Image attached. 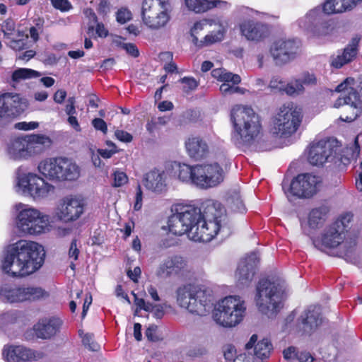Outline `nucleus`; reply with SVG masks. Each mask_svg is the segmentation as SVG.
Segmentation results:
<instances>
[{
  "mask_svg": "<svg viewBox=\"0 0 362 362\" xmlns=\"http://www.w3.org/2000/svg\"><path fill=\"white\" fill-rule=\"evenodd\" d=\"M172 211L177 212L188 228V238L195 242H209L228 229L226 210L218 202H206L202 213L192 202L182 201L175 204Z\"/></svg>",
  "mask_w": 362,
  "mask_h": 362,
  "instance_id": "1",
  "label": "nucleus"
},
{
  "mask_svg": "<svg viewBox=\"0 0 362 362\" xmlns=\"http://www.w3.org/2000/svg\"><path fill=\"white\" fill-rule=\"evenodd\" d=\"M44 257L45 251L40 245L21 240L8 247L1 268L11 276H25L41 267Z\"/></svg>",
  "mask_w": 362,
  "mask_h": 362,
  "instance_id": "2",
  "label": "nucleus"
},
{
  "mask_svg": "<svg viewBox=\"0 0 362 362\" xmlns=\"http://www.w3.org/2000/svg\"><path fill=\"white\" fill-rule=\"evenodd\" d=\"M231 120L235 129L234 136L239 144H252L261 134L262 127L260 118L252 108L235 105L230 113Z\"/></svg>",
  "mask_w": 362,
  "mask_h": 362,
  "instance_id": "3",
  "label": "nucleus"
},
{
  "mask_svg": "<svg viewBox=\"0 0 362 362\" xmlns=\"http://www.w3.org/2000/svg\"><path fill=\"white\" fill-rule=\"evenodd\" d=\"M351 218L346 215L327 226L323 231L320 238L313 240V244L321 250L340 247L342 252L348 255L356 245L355 238L346 236L347 225Z\"/></svg>",
  "mask_w": 362,
  "mask_h": 362,
  "instance_id": "4",
  "label": "nucleus"
},
{
  "mask_svg": "<svg viewBox=\"0 0 362 362\" xmlns=\"http://www.w3.org/2000/svg\"><path fill=\"white\" fill-rule=\"evenodd\" d=\"M14 209L17 213L16 226L22 235H40L50 230L49 216L37 209L21 202L16 204Z\"/></svg>",
  "mask_w": 362,
  "mask_h": 362,
  "instance_id": "5",
  "label": "nucleus"
},
{
  "mask_svg": "<svg viewBox=\"0 0 362 362\" xmlns=\"http://www.w3.org/2000/svg\"><path fill=\"white\" fill-rule=\"evenodd\" d=\"M37 170L45 178L55 182L76 181L81 175L80 167L66 157L42 160L37 165Z\"/></svg>",
  "mask_w": 362,
  "mask_h": 362,
  "instance_id": "6",
  "label": "nucleus"
},
{
  "mask_svg": "<svg viewBox=\"0 0 362 362\" xmlns=\"http://www.w3.org/2000/svg\"><path fill=\"white\" fill-rule=\"evenodd\" d=\"M176 294L180 307L199 315H204L213 305L211 291L199 285L189 284L180 286Z\"/></svg>",
  "mask_w": 362,
  "mask_h": 362,
  "instance_id": "7",
  "label": "nucleus"
},
{
  "mask_svg": "<svg viewBox=\"0 0 362 362\" xmlns=\"http://www.w3.org/2000/svg\"><path fill=\"white\" fill-rule=\"evenodd\" d=\"M283 287L279 283L262 279L256 287L255 301L258 310L274 317L281 308Z\"/></svg>",
  "mask_w": 362,
  "mask_h": 362,
  "instance_id": "8",
  "label": "nucleus"
},
{
  "mask_svg": "<svg viewBox=\"0 0 362 362\" xmlns=\"http://www.w3.org/2000/svg\"><path fill=\"white\" fill-rule=\"evenodd\" d=\"M246 310L245 302L240 296H228L218 303L213 313V318L219 325L232 328L243 320Z\"/></svg>",
  "mask_w": 362,
  "mask_h": 362,
  "instance_id": "9",
  "label": "nucleus"
},
{
  "mask_svg": "<svg viewBox=\"0 0 362 362\" xmlns=\"http://www.w3.org/2000/svg\"><path fill=\"white\" fill-rule=\"evenodd\" d=\"M303 119L301 109L293 103L281 105L272 119V131L280 137H288L298 129Z\"/></svg>",
  "mask_w": 362,
  "mask_h": 362,
  "instance_id": "10",
  "label": "nucleus"
},
{
  "mask_svg": "<svg viewBox=\"0 0 362 362\" xmlns=\"http://www.w3.org/2000/svg\"><path fill=\"white\" fill-rule=\"evenodd\" d=\"M16 186L22 193L31 197L35 200L47 197L54 192V187L37 174L25 172L23 166L18 167L16 170Z\"/></svg>",
  "mask_w": 362,
  "mask_h": 362,
  "instance_id": "11",
  "label": "nucleus"
},
{
  "mask_svg": "<svg viewBox=\"0 0 362 362\" xmlns=\"http://www.w3.org/2000/svg\"><path fill=\"white\" fill-rule=\"evenodd\" d=\"M168 5V2L160 0H144L141 8L143 23L154 30L165 27L170 20Z\"/></svg>",
  "mask_w": 362,
  "mask_h": 362,
  "instance_id": "12",
  "label": "nucleus"
},
{
  "mask_svg": "<svg viewBox=\"0 0 362 362\" xmlns=\"http://www.w3.org/2000/svg\"><path fill=\"white\" fill-rule=\"evenodd\" d=\"M85 202L77 196H66L62 199L55 209V216L64 223L77 221L84 213Z\"/></svg>",
  "mask_w": 362,
  "mask_h": 362,
  "instance_id": "13",
  "label": "nucleus"
},
{
  "mask_svg": "<svg viewBox=\"0 0 362 362\" xmlns=\"http://www.w3.org/2000/svg\"><path fill=\"white\" fill-rule=\"evenodd\" d=\"M298 25L311 37H320L329 33V25L325 20L320 8L310 10L305 16L299 18Z\"/></svg>",
  "mask_w": 362,
  "mask_h": 362,
  "instance_id": "14",
  "label": "nucleus"
},
{
  "mask_svg": "<svg viewBox=\"0 0 362 362\" xmlns=\"http://www.w3.org/2000/svg\"><path fill=\"white\" fill-rule=\"evenodd\" d=\"M28 107L25 99L18 94L4 93L0 94V124L20 115Z\"/></svg>",
  "mask_w": 362,
  "mask_h": 362,
  "instance_id": "15",
  "label": "nucleus"
},
{
  "mask_svg": "<svg viewBox=\"0 0 362 362\" xmlns=\"http://www.w3.org/2000/svg\"><path fill=\"white\" fill-rule=\"evenodd\" d=\"M47 296V292L39 287H11L6 286L0 290V298L8 303L35 300Z\"/></svg>",
  "mask_w": 362,
  "mask_h": 362,
  "instance_id": "16",
  "label": "nucleus"
},
{
  "mask_svg": "<svg viewBox=\"0 0 362 362\" xmlns=\"http://www.w3.org/2000/svg\"><path fill=\"white\" fill-rule=\"evenodd\" d=\"M320 182L318 176L310 173L300 174L291 181L290 192L299 198H310L317 193Z\"/></svg>",
  "mask_w": 362,
  "mask_h": 362,
  "instance_id": "17",
  "label": "nucleus"
},
{
  "mask_svg": "<svg viewBox=\"0 0 362 362\" xmlns=\"http://www.w3.org/2000/svg\"><path fill=\"white\" fill-rule=\"evenodd\" d=\"M300 42L295 39H280L270 48V53L276 64H285L293 59L300 51Z\"/></svg>",
  "mask_w": 362,
  "mask_h": 362,
  "instance_id": "18",
  "label": "nucleus"
},
{
  "mask_svg": "<svg viewBox=\"0 0 362 362\" xmlns=\"http://www.w3.org/2000/svg\"><path fill=\"white\" fill-rule=\"evenodd\" d=\"M195 185L201 188L213 187L223 180V170L217 163L197 165Z\"/></svg>",
  "mask_w": 362,
  "mask_h": 362,
  "instance_id": "19",
  "label": "nucleus"
},
{
  "mask_svg": "<svg viewBox=\"0 0 362 362\" xmlns=\"http://www.w3.org/2000/svg\"><path fill=\"white\" fill-rule=\"evenodd\" d=\"M2 356L6 362H28L42 359L45 354L23 345L6 344L3 348Z\"/></svg>",
  "mask_w": 362,
  "mask_h": 362,
  "instance_id": "20",
  "label": "nucleus"
},
{
  "mask_svg": "<svg viewBox=\"0 0 362 362\" xmlns=\"http://www.w3.org/2000/svg\"><path fill=\"white\" fill-rule=\"evenodd\" d=\"M337 141L335 139L321 140L312 144L308 153V160L313 165H322L329 157L336 153Z\"/></svg>",
  "mask_w": 362,
  "mask_h": 362,
  "instance_id": "21",
  "label": "nucleus"
},
{
  "mask_svg": "<svg viewBox=\"0 0 362 362\" xmlns=\"http://www.w3.org/2000/svg\"><path fill=\"white\" fill-rule=\"evenodd\" d=\"M33 147L29 146L25 136L11 139L6 145L5 152L8 159L13 161L26 160L32 158Z\"/></svg>",
  "mask_w": 362,
  "mask_h": 362,
  "instance_id": "22",
  "label": "nucleus"
},
{
  "mask_svg": "<svg viewBox=\"0 0 362 362\" xmlns=\"http://www.w3.org/2000/svg\"><path fill=\"white\" fill-rule=\"evenodd\" d=\"M259 263L257 254L252 252L242 259L235 272V279L240 286H247L252 281Z\"/></svg>",
  "mask_w": 362,
  "mask_h": 362,
  "instance_id": "23",
  "label": "nucleus"
},
{
  "mask_svg": "<svg viewBox=\"0 0 362 362\" xmlns=\"http://www.w3.org/2000/svg\"><path fill=\"white\" fill-rule=\"evenodd\" d=\"M344 106L345 111H351L350 115L340 116L342 121L351 122L355 120L361 113V103L358 99V94L354 89H351L349 95H344L339 97L334 103V107L339 108Z\"/></svg>",
  "mask_w": 362,
  "mask_h": 362,
  "instance_id": "24",
  "label": "nucleus"
},
{
  "mask_svg": "<svg viewBox=\"0 0 362 362\" xmlns=\"http://www.w3.org/2000/svg\"><path fill=\"white\" fill-rule=\"evenodd\" d=\"M188 271L187 261L181 256L175 255L165 259L158 267L156 274L161 278L182 274Z\"/></svg>",
  "mask_w": 362,
  "mask_h": 362,
  "instance_id": "25",
  "label": "nucleus"
},
{
  "mask_svg": "<svg viewBox=\"0 0 362 362\" xmlns=\"http://www.w3.org/2000/svg\"><path fill=\"white\" fill-rule=\"evenodd\" d=\"M212 21L211 20H203L194 23V26L191 29V35L192 37L193 43L198 47H204L212 45L215 42L221 41L226 33V28L223 25L220 24L221 29L216 33H211L206 35L203 40H199L197 34L204 29V25L207 23L211 25Z\"/></svg>",
  "mask_w": 362,
  "mask_h": 362,
  "instance_id": "26",
  "label": "nucleus"
},
{
  "mask_svg": "<svg viewBox=\"0 0 362 362\" xmlns=\"http://www.w3.org/2000/svg\"><path fill=\"white\" fill-rule=\"evenodd\" d=\"M241 35L250 41H260L269 34L268 26L261 22L247 19L239 24Z\"/></svg>",
  "mask_w": 362,
  "mask_h": 362,
  "instance_id": "27",
  "label": "nucleus"
},
{
  "mask_svg": "<svg viewBox=\"0 0 362 362\" xmlns=\"http://www.w3.org/2000/svg\"><path fill=\"white\" fill-rule=\"evenodd\" d=\"M62 321L57 317H52L39 321L34 326V331L37 338L50 339L60 331Z\"/></svg>",
  "mask_w": 362,
  "mask_h": 362,
  "instance_id": "28",
  "label": "nucleus"
},
{
  "mask_svg": "<svg viewBox=\"0 0 362 362\" xmlns=\"http://www.w3.org/2000/svg\"><path fill=\"white\" fill-rule=\"evenodd\" d=\"M257 339V334H252L245 344V349L248 351L252 349L255 356L263 361L269 358L273 346L267 339H263L259 341Z\"/></svg>",
  "mask_w": 362,
  "mask_h": 362,
  "instance_id": "29",
  "label": "nucleus"
},
{
  "mask_svg": "<svg viewBox=\"0 0 362 362\" xmlns=\"http://www.w3.org/2000/svg\"><path fill=\"white\" fill-rule=\"evenodd\" d=\"M320 314V308L316 305L310 306L302 313L300 320L305 332L310 333L322 324Z\"/></svg>",
  "mask_w": 362,
  "mask_h": 362,
  "instance_id": "30",
  "label": "nucleus"
},
{
  "mask_svg": "<svg viewBox=\"0 0 362 362\" xmlns=\"http://www.w3.org/2000/svg\"><path fill=\"white\" fill-rule=\"evenodd\" d=\"M185 148L190 158L200 160L206 157L209 147L205 140L199 136H191L185 141Z\"/></svg>",
  "mask_w": 362,
  "mask_h": 362,
  "instance_id": "31",
  "label": "nucleus"
},
{
  "mask_svg": "<svg viewBox=\"0 0 362 362\" xmlns=\"http://www.w3.org/2000/svg\"><path fill=\"white\" fill-rule=\"evenodd\" d=\"M358 42L359 39L354 38L351 43L344 49L343 52L333 59L332 65L339 69L352 62L358 54Z\"/></svg>",
  "mask_w": 362,
  "mask_h": 362,
  "instance_id": "32",
  "label": "nucleus"
},
{
  "mask_svg": "<svg viewBox=\"0 0 362 362\" xmlns=\"http://www.w3.org/2000/svg\"><path fill=\"white\" fill-rule=\"evenodd\" d=\"M187 8L195 13H204L216 7L228 6L226 1L221 0H185Z\"/></svg>",
  "mask_w": 362,
  "mask_h": 362,
  "instance_id": "33",
  "label": "nucleus"
},
{
  "mask_svg": "<svg viewBox=\"0 0 362 362\" xmlns=\"http://www.w3.org/2000/svg\"><path fill=\"white\" fill-rule=\"evenodd\" d=\"M144 186L152 191L160 192L164 186L163 175L157 170H153L146 174L144 180Z\"/></svg>",
  "mask_w": 362,
  "mask_h": 362,
  "instance_id": "34",
  "label": "nucleus"
},
{
  "mask_svg": "<svg viewBox=\"0 0 362 362\" xmlns=\"http://www.w3.org/2000/svg\"><path fill=\"white\" fill-rule=\"evenodd\" d=\"M25 137L28 145L33 147V150L31 151L33 157L43 152L45 147L51 144L50 139L44 135H32Z\"/></svg>",
  "mask_w": 362,
  "mask_h": 362,
  "instance_id": "35",
  "label": "nucleus"
},
{
  "mask_svg": "<svg viewBox=\"0 0 362 362\" xmlns=\"http://www.w3.org/2000/svg\"><path fill=\"white\" fill-rule=\"evenodd\" d=\"M328 211L327 207L325 206L313 209L308 216L309 226L312 228L322 226L326 220Z\"/></svg>",
  "mask_w": 362,
  "mask_h": 362,
  "instance_id": "36",
  "label": "nucleus"
},
{
  "mask_svg": "<svg viewBox=\"0 0 362 362\" xmlns=\"http://www.w3.org/2000/svg\"><path fill=\"white\" fill-rule=\"evenodd\" d=\"M169 217L168 226L170 233L175 235H182L187 234L188 235V228L182 221V218L176 211Z\"/></svg>",
  "mask_w": 362,
  "mask_h": 362,
  "instance_id": "37",
  "label": "nucleus"
},
{
  "mask_svg": "<svg viewBox=\"0 0 362 362\" xmlns=\"http://www.w3.org/2000/svg\"><path fill=\"white\" fill-rule=\"evenodd\" d=\"M197 165L191 166L187 164H179L177 170L178 179L186 183H192L195 185L197 172Z\"/></svg>",
  "mask_w": 362,
  "mask_h": 362,
  "instance_id": "38",
  "label": "nucleus"
},
{
  "mask_svg": "<svg viewBox=\"0 0 362 362\" xmlns=\"http://www.w3.org/2000/svg\"><path fill=\"white\" fill-rule=\"evenodd\" d=\"M211 75L214 78L223 82H231L233 84H238L241 81L239 75L228 72L223 69H215L212 70Z\"/></svg>",
  "mask_w": 362,
  "mask_h": 362,
  "instance_id": "39",
  "label": "nucleus"
},
{
  "mask_svg": "<svg viewBox=\"0 0 362 362\" xmlns=\"http://www.w3.org/2000/svg\"><path fill=\"white\" fill-rule=\"evenodd\" d=\"M41 73L28 68H18L13 72L12 81L19 82L22 80H27L41 76Z\"/></svg>",
  "mask_w": 362,
  "mask_h": 362,
  "instance_id": "40",
  "label": "nucleus"
},
{
  "mask_svg": "<svg viewBox=\"0 0 362 362\" xmlns=\"http://www.w3.org/2000/svg\"><path fill=\"white\" fill-rule=\"evenodd\" d=\"M304 86L298 79H294L286 83L284 93L290 96H296L304 92Z\"/></svg>",
  "mask_w": 362,
  "mask_h": 362,
  "instance_id": "41",
  "label": "nucleus"
},
{
  "mask_svg": "<svg viewBox=\"0 0 362 362\" xmlns=\"http://www.w3.org/2000/svg\"><path fill=\"white\" fill-rule=\"evenodd\" d=\"M16 36L18 39H14L11 37L9 42V47L16 51H20L23 49L25 47V42L23 40V37L28 38V35H25L23 31L17 30L16 33Z\"/></svg>",
  "mask_w": 362,
  "mask_h": 362,
  "instance_id": "42",
  "label": "nucleus"
},
{
  "mask_svg": "<svg viewBox=\"0 0 362 362\" xmlns=\"http://www.w3.org/2000/svg\"><path fill=\"white\" fill-rule=\"evenodd\" d=\"M228 202L232 204V207L235 211L240 213H243L245 211L243 202L238 192H234L228 198Z\"/></svg>",
  "mask_w": 362,
  "mask_h": 362,
  "instance_id": "43",
  "label": "nucleus"
},
{
  "mask_svg": "<svg viewBox=\"0 0 362 362\" xmlns=\"http://www.w3.org/2000/svg\"><path fill=\"white\" fill-rule=\"evenodd\" d=\"M1 30L3 32L4 37L11 38V37L15 35V22L12 19H7L4 21L2 24L0 25Z\"/></svg>",
  "mask_w": 362,
  "mask_h": 362,
  "instance_id": "44",
  "label": "nucleus"
},
{
  "mask_svg": "<svg viewBox=\"0 0 362 362\" xmlns=\"http://www.w3.org/2000/svg\"><path fill=\"white\" fill-rule=\"evenodd\" d=\"M132 18L131 11L127 8H119L116 13L117 21L121 24H124L130 21Z\"/></svg>",
  "mask_w": 362,
  "mask_h": 362,
  "instance_id": "45",
  "label": "nucleus"
},
{
  "mask_svg": "<svg viewBox=\"0 0 362 362\" xmlns=\"http://www.w3.org/2000/svg\"><path fill=\"white\" fill-rule=\"evenodd\" d=\"M82 341L84 346L91 351H97L99 349L100 346L95 342L94 336L93 334H85L82 337Z\"/></svg>",
  "mask_w": 362,
  "mask_h": 362,
  "instance_id": "46",
  "label": "nucleus"
},
{
  "mask_svg": "<svg viewBox=\"0 0 362 362\" xmlns=\"http://www.w3.org/2000/svg\"><path fill=\"white\" fill-rule=\"evenodd\" d=\"M180 82L184 84L183 89L185 92L194 90L198 86V82L192 77H184L180 79Z\"/></svg>",
  "mask_w": 362,
  "mask_h": 362,
  "instance_id": "47",
  "label": "nucleus"
},
{
  "mask_svg": "<svg viewBox=\"0 0 362 362\" xmlns=\"http://www.w3.org/2000/svg\"><path fill=\"white\" fill-rule=\"evenodd\" d=\"M51 4L54 8L62 12L68 11L72 8L69 0H51Z\"/></svg>",
  "mask_w": 362,
  "mask_h": 362,
  "instance_id": "48",
  "label": "nucleus"
},
{
  "mask_svg": "<svg viewBox=\"0 0 362 362\" xmlns=\"http://www.w3.org/2000/svg\"><path fill=\"white\" fill-rule=\"evenodd\" d=\"M114 175V187H121L126 184L128 181V178L127 175L121 171H115L113 174Z\"/></svg>",
  "mask_w": 362,
  "mask_h": 362,
  "instance_id": "49",
  "label": "nucleus"
},
{
  "mask_svg": "<svg viewBox=\"0 0 362 362\" xmlns=\"http://www.w3.org/2000/svg\"><path fill=\"white\" fill-rule=\"evenodd\" d=\"M132 294L134 297V303L137 306V308L146 311H150V310L153 308V304L146 303L143 298H139L134 291L132 292Z\"/></svg>",
  "mask_w": 362,
  "mask_h": 362,
  "instance_id": "50",
  "label": "nucleus"
},
{
  "mask_svg": "<svg viewBox=\"0 0 362 362\" xmlns=\"http://www.w3.org/2000/svg\"><path fill=\"white\" fill-rule=\"evenodd\" d=\"M16 317L14 313L7 312L0 315V326L4 327L9 323L15 322Z\"/></svg>",
  "mask_w": 362,
  "mask_h": 362,
  "instance_id": "51",
  "label": "nucleus"
},
{
  "mask_svg": "<svg viewBox=\"0 0 362 362\" xmlns=\"http://www.w3.org/2000/svg\"><path fill=\"white\" fill-rule=\"evenodd\" d=\"M286 85L285 82L279 76L273 77L269 83L271 88L277 89L283 92H284Z\"/></svg>",
  "mask_w": 362,
  "mask_h": 362,
  "instance_id": "52",
  "label": "nucleus"
},
{
  "mask_svg": "<svg viewBox=\"0 0 362 362\" xmlns=\"http://www.w3.org/2000/svg\"><path fill=\"white\" fill-rule=\"evenodd\" d=\"M39 127V124L36 122H21L15 124V128L19 130H31L37 129Z\"/></svg>",
  "mask_w": 362,
  "mask_h": 362,
  "instance_id": "53",
  "label": "nucleus"
},
{
  "mask_svg": "<svg viewBox=\"0 0 362 362\" xmlns=\"http://www.w3.org/2000/svg\"><path fill=\"white\" fill-rule=\"evenodd\" d=\"M120 46L127 54L133 57H137L139 55L138 48L133 43H121Z\"/></svg>",
  "mask_w": 362,
  "mask_h": 362,
  "instance_id": "54",
  "label": "nucleus"
},
{
  "mask_svg": "<svg viewBox=\"0 0 362 362\" xmlns=\"http://www.w3.org/2000/svg\"><path fill=\"white\" fill-rule=\"evenodd\" d=\"M115 136L118 140L125 143L131 142L133 139L132 134L126 131L120 129H117L115 132Z\"/></svg>",
  "mask_w": 362,
  "mask_h": 362,
  "instance_id": "55",
  "label": "nucleus"
},
{
  "mask_svg": "<svg viewBox=\"0 0 362 362\" xmlns=\"http://www.w3.org/2000/svg\"><path fill=\"white\" fill-rule=\"evenodd\" d=\"M92 124L96 130L101 131L104 134L107 132L106 122L101 118H95L92 120Z\"/></svg>",
  "mask_w": 362,
  "mask_h": 362,
  "instance_id": "56",
  "label": "nucleus"
},
{
  "mask_svg": "<svg viewBox=\"0 0 362 362\" xmlns=\"http://www.w3.org/2000/svg\"><path fill=\"white\" fill-rule=\"evenodd\" d=\"M79 252L80 251L78 247L77 240L74 239L71 243L69 250V257L76 261L78 259Z\"/></svg>",
  "mask_w": 362,
  "mask_h": 362,
  "instance_id": "57",
  "label": "nucleus"
},
{
  "mask_svg": "<svg viewBox=\"0 0 362 362\" xmlns=\"http://www.w3.org/2000/svg\"><path fill=\"white\" fill-rule=\"evenodd\" d=\"M298 80L302 83L303 86L313 85L316 83V78L313 74H304Z\"/></svg>",
  "mask_w": 362,
  "mask_h": 362,
  "instance_id": "58",
  "label": "nucleus"
},
{
  "mask_svg": "<svg viewBox=\"0 0 362 362\" xmlns=\"http://www.w3.org/2000/svg\"><path fill=\"white\" fill-rule=\"evenodd\" d=\"M142 206V190L139 185L136 187V192L135 196V203L134 209L136 211H139Z\"/></svg>",
  "mask_w": 362,
  "mask_h": 362,
  "instance_id": "59",
  "label": "nucleus"
},
{
  "mask_svg": "<svg viewBox=\"0 0 362 362\" xmlns=\"http://www.w3.org/2000/svg\"><path fill=\"white\" fill-rule=\"evenodd\" d=\"M296 358L300 362H313L314 358L309 352L301 351L296 354Z\"/></svg>",
  "mask_w": 362,
  "mask_h": 362,
  "instance_id": "60",
  "label": "nucleus"
},
{
  "mask_svg": "<svg viewBox=\"0 0 362 362\" xmlns=\"http://www.w3.org/2000/svg\"><path fill=\"white\" fill-rule=\"evenodd\" d=\"M66 97V92L63 89L58 90L55 92L53 99L55 103L62 104Z\"/></svg>",
  "mask_w": 362,
  "mask_h": 362,
  "instance_id": "61",
  "label": "nucleus"
},
{
  "mask_svg": "<svg viewBox=\"0 0 362 362\" xmlns=\"http://www.w3.org/2000/svg\"><path fill=\"white\" fill-rule=\"evenodd\" d=\"M149 312L153 313L154 316L158 319L162 318L165 313L163 307L161 305H153V308Z\"/></svg>",
  "mask_w": 362,
  "mask_h": 362,
  "instance_id": "62",
  "label": "nucleus"
},
{
  "mask_svg": "<svg viewBox=\"0 0 362 362\" xmlns=\"http://www.w3.org/2000/svg\"><path fill=\"white\" fill-rule=\"evenodd\" d=\"M230 82H223L220 86V91L223 95H232L233 94V83L232 85L229 83Z\"/></svg>",
  "mask_w": 362,
  "mask_h": 362,
  "instance_id": "63",
  "label": "nucleus"
},
{
  "mask_svg": "<svg viewBox=\"0 0 362 362\" xmlns=\"http://www.w3.org/2000/svg\"><path fill=\"white\" fill-rule=\"evenodd\" d=\"M141 273V269L139 267H134V270H128L127 276L129 279H131L133 281L137 282L138 278L140 276Z\"/></svg>",
  "mask_w": 362,
  "mask_h": 362,
  "instance_id": "64",
  "label": "nucleus"
}]
</instances>
